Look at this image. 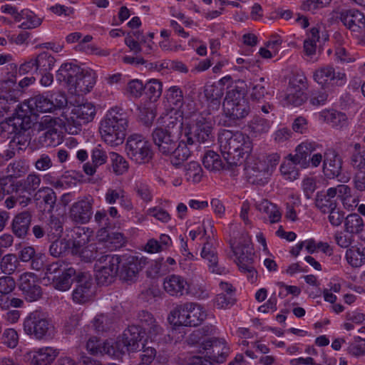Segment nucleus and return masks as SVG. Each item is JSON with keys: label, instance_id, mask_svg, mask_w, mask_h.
<instances>
[{"label": "nucleus", "instance_id": "2eb2a0df", "mask_svg": "<svg viewBox=\"0 0 365 365\" xmlns=\"http://www.w3.org/2000/svg\"><path fill=\"white\" fill-rule=\"evenodd\" d=\"M77 283L72 293L73 300L83 304L91 299L95 293V286L91 275L88 272H78L76 275Z\"/></svg>", "mask_w": 365, "mask_h": 365}, {"label": "nucleus", "instance_id": "052dcab7", "mask_svg": "<svg viewBox=\"0 0 365 365\" xmlns=\"http://www.w3.org/2000/svg\"><path fill=\"white\" fill-rule=\"evenodd\" d=\"M259 209L268 215L269 222L272 224L279 222L282 218V214L277 207L267 200L262 202L259 205Z\"/></svg>", "mask_w": 365, "mask_h": 365}, {"label": "nucleus", "instance_id": "603ef678", "mask_svg": "<svg viewBox=\"0 0 365 365\" xmlns=\"http://www.w3.org/2000/svg\"><path fill=\"white\" fill-rule=\"evenodd\" d=\"M76 252H71L73 255H78L85 262H91L99 256L98 247L95 243L87 244L77 249Z\"/></svg>", "mask_w": 365, "mask_h": 365}, {"label": "nucleus", "instance_id": "bf43d9fd", "mask_svg": "<svg viewBox=\"0 0 365 365\" xmlns=\"http://www.w3.org/2000/svg\"><path fill=\"white\" fill-rule=\"evenodd\" d=\"M19 265V259L14 254H7L0 261L1 272L8 275L13 274Z\"/></svg>", "mask_w": 365, "mask_h": 365}, {"label": "nucleus", "instance_id": "5fc2aeb1", "mask_svg": "<svg viewBox=\"0 0 365 365\" xmlns=\"http://www.w3.org/2000/svg\"><path fill=\"white\" fill-rule=\"evenodd\" d=\"M94 222L100 227L97 236H102L106 230L112 227V221L104 209L97 210L94 214Z\"/></svg>", "mask_w": 365, "mask_h": 365}, {"label": "nucleus", "instance_id": "0e129e2a", "mask_svg": "<svg viewBox=\"0 0 365 365\" xmlns=\"http://www.w3.org/2000/svg\"><path fill=\"white\" fill-rule=\"evenodd\" d=\"M307 88V78L304 74L302 73H296L290 78L287 88H292L293 90L304 92Z\"/></svg>", "mask_w": 365, "mask_h": 365}, {"label": "nucleus", "instance_id": "3c124183", "mask_svg": "<svg viewBox=\"0 0 365 365\" xmlns=\"http://www.w3.org/2000/svg\"><path fill=\"white\" fill-rule=\"evenodd\" d=\"M21 16H23L24 21L19 25V28L24 30L37 28L42 24V19L38 17L37 15L31 10H21Z\"/></svg>", "mask_w": 365, "mask_h": 365}, {"label": "nucleus", "instance_id": "4be33fe9", "mask_svg": "<svg viewBox=\"0 0 365 365\" xmlns=\"http://www.w3.org/2000/svg\"><path fill=\"white\" fill-rule=\"evenodd\" d=\"M138 320L143 334H147L151 341L158 340V337L162 334L163 329L157 324L153 314L147 311L142 310L138 314Z\"/></svg>", "mask_w": 365, "mask_h": 365}, {"label": "nucleus", "instance_id": "f704fd0d", "mask_svg": "<svg viewBox=\"0 0 365 365\" xmlns=\"http://www.w3.org/2000/svg\"><path fill=\"white\" fill-rule=\"evenodd\" d=\"M76 269L72 267H68L65 272L61 274L53 277L52 279L53 286L55 289L60 291H66L71 288L73 282L76 281Z\"/></svg>", "mask_w": 365, "mask_h": 365}, {"label": "nucleus", "instance_id": "aec40b11", "mask_svg": "<svg viewBox=\"0 0 365 365\" xmlns=\"http://www.w3.org/2000/svg\"><path fill=\"white\" fill-rule=\"evenodd\" d=\"M338 18L349 29L354 32H360L365 28V16L359 10L343 9L339 12Z\"/></svg>", "mask_w": 365, "mask_h": 365}, {"label": "nucleus", "instance_id": "1a4fd4ad", "mask_svg": "<svg viewBox=\"0 0 365 365\" xmlns=\"http://www.w3.org/2000/svg\"><path fill=\"white\" fill-rule=\"evenodd\" d=\"M188 343L192 345H200V352L208 350L213 347L212 354L208 356L209 359L216 363H223L228 355L229 348L226 347L224 343L211 338L203 339L202 331H194L188 338Z\"/></svg>", "mask_w": 365, "mask_h": 365}, {"label": "nucleus", "instance_id": "0eeeda50", "mask_svg": "<svg viewBox=\"0 0 365 365\" xmlns=\"http://www.w3.org/2000/svg\"><path fill=\"white\" fill-rule=\"evenodd\" d=\"M226 116L230 125L236 124L237 120L247 117L250 113V106L244 94L237 88L229 90L223 103Z\"/></svg>", "mask_w": 365, "mask_h": 365}, {"label": "nucleus", "instance_id": "20e7f679", "mask_svg": "<svg viewBox=\"0 0 365 365\" xmlns=\"http://www.w3.org/2000/svg\"><path fill=\"white\" fill-rule=\"evenodd\" d=\"M32 124L31 117L21 108H15L13 115L1 123L4 131L14 134L9 143L11 149L24 150L29 145L31 137L29 130Z\"/></svg>", "mask_w": 365, "mask_h": 365}, {"label": "nucleus", "instance_id": "e2e57ef3", "mask_svg": "<svg viewBox=\"0 0 365 365\" xmlns=\"http://www.w3.org/2000/svg\"><path fill=\"white\" fill-rule=\"evenodd\" d=\"M68 267H69L68 264H66L63 261L58 260L53 262L46 266L45 276L49 280H52L53 277L61 274V273L65 272Z\"/></svg>", "mask_w": 365, "mask_h": 365}, {"label": "nucleus", "instance_id": "2f4dec72", "mask_svg": "<svg viewBox=\"0 0 365 365\" xmlns=\"http://www.w3.org/2000/svg\"><path fill=\"white\" fill-rule=\"evenodd\" d=\"M207 239H210V237ZM201 257L208 261L209 269L211 272L218 274L223 272L224 268L218 266V257L215 248L208 240H207L202 249Z\"/></svg>", "mask_w": 365, "mask_h": 365}, {"label": "nucleus", "instance_id": "a211bd4d", "mask_svg": "<svg viewBox=\"0 0 365 365\" xmlns=\"http://www.w3.org/2000/svg\"><path fill=\"white\" fill-rule=\"evenodd\" d=\"M28 112V115H37L38 113L52 112L54 110V101L42 94L36 95L18 105L16 108H21Z\"/></svg>", "mask_w": 365, "mask_h": 365}, {"label": "nucleus", "instance_id": "72a5a7b5", "mask_svg": "<svg viewBox=\"0 0 365 365\" xmlns=\"http://www.w3.org/2000/svg\"><path fill=\"white\" fill-rule=\"evenodd\" d=\"M186 139L180 140L175 145L174 150L171 151L170 155V163L173 165L178 168L182 165L191 155V152L188 148Z\"/></svg>", "mask_w": 365, "mask_h": 365}, {"label": "nucleus", "instance_id": "f03ea898", "mask_svg": "<svg viewBox=\"0 0 365 365\" xmlns=\"http://www.w3.org/2000/svg\"><path fill=\"white\" fill-rule=\"evenodd\" d=\"M218 143L223 159L229 168L237 166L241 158L245 155L248 156L252 149L250 137L242 132L224 130L218 136Z\"/></svg>", "mask_w": 365, "mask_h": 365}, {"label": "nucleus", "instance_id": "a878e982", "mask_svg": "<svg viewBox=\"0 0 365 365\" xmlns=\"http://www.w3.org/2000/svg\"><path fill=\"white\" fill-rule=\"evenodd\" d=\"M32 215L29 211H23L14 216L11 227L13 234L19 239H24L29 231Z\"/></svg>", "mask_w": 365, "mask_h": 365}, {"label": "nucleus", "instance_id": "6e6552de", "mask_svg": "<svg viewBox=\"0 0 365 365\" xmlns=\"http://www.w3.org/2000/svg\"><path fill=\"white\" fill-rule=\"evenodd\" d=\"M125 151L130 160L137 165L148 164L154 156L151 143L139 134H133L128 138Z\"/></svg>", "mask_w": 365, "mask_h": 365}, {"label": "nucleus", "instance_id": "7c9ffc66", "mask_svg": "<svg viewBox=\"0 0 365 365\" xmlns=\"http://www.w3.org/2000/svg\"><path fill=\"white\" fill-rule=\"evenodd\" d=\"M108 156L106 152L101 148L100 145L93 148L91 151L92 163H86L83 165V171L88 175H93L96 171V168L105 164L107 162Z\"/></svg>", "mask_w": 365, "mask_h": 365}, {"label": "nucleus", "instance_id": "4468645a", "mask_svg": "<svg viewBox=\"0 0 365 365\" xmlns=\"http://www.w3.org/2000/svg\"><path fill=\"white\" fill-rule=\"evenodd\" d=\"M314 79L324 88L333 86H341L346 82V76L344 72L336 71L333 66H327L315 71Z\"/></svg>", "mask_w": 365, "mask_h": 365}, {"label": "nucleus", "instance_id": "6ab92c4d", "mask_svg": "<svg viewBox=\"0 0 365 365\" xmlns=\"http://www.w3.org/2000/svg\"><path fill=\"white\" fill-rule=\"evenodd\" d=\"M19 287L29 302L37 301L42 296L41 287L38 284L36 277L33 273L23 274L20 277Z\"/></svg>", "mask_w": 365, "mask_h": 365}, {"label": "nucleus", "instance_id": "9d476101", "mask_svg": "<svg viewBox=\"0 0 365 365\" xmlns=\"http://www.w3.org/2000/svg\"><path fill=\"white\" fill-rule=\"evenodd\" d=\"M185 138L189 145L195 142L200 143H210L212 141V123L210 117L198 115L188 131L185 132Z\"/></svg>", "mask_w": 365, "mask_h": 365}, {"label": "nucleus", "instance_id": "412c9836", "mask_svg": "<svg viewBox=\"0 0 365 365\" xmlns=\"http://www.w3.org/2000/svg\"><path fill=\"white\" fill-rule=\"evenodd\" d=\"M342 160L334 149H327L324 155L323 172L328 178L338 177L341 173Z\"/></svg>", "mask_w": 365, "mask_h": 365}, {"label": "nucleus", "instance_id": "4c0bfd02", "mask_svg": "<svg viewBox=\"0 0 365 365\" xmlns=\"http://www.w3.org/2000/svg\"><path fill=\"white\" fill-rule=\"evenodd\" d=\"M192 306V302H187L178 305L171 311L168 317L169 320L175 325H182L187 327V319L189 311Z\"/></svg>", "mask_w": 365, "mask_h": 365}, {"label": "nucleus", "instance_id": "dca6fc26", "mask_svg": "<svg viewBox=\"0 0 365 365\" xmlns=\"http://www.w3.org/2000/svg\"><path fill=\"white\" fill-rule=\"evenodd\" d=\"M20 92L21 90L17 88L14 74H8L7 77L0 81V101L3 100L6 102V104L1 106L3 110H0V115H4V113L9 111L10 108L6 104L16 103L18 101Z\"/></svg>", "mask_w": 365, "mask_h": 365}, {"label": "nucleus", "instance_id": "a18cd8bd", "mask_svg": "<svg viewBox=\"0 0 365 365\" xmlns=\"http://www.w3.org/2000/svg\"><path fill=\"white\" fill-rule=\"evenodd\" d=\"M99 240L105 242L106 246L110 250H117L123 246L125 243V238L123 234L120 232H108L106 230V233L102 236H98Z\"/></svg>", "mask_w": 365, "mask_h": 365}, {"label": "nucleus", "instance_id": "13d9d810", "mask_svg": "<svg viewBox=\"0 0 365 365\" xmlns=\"http://www.w3.org/2000/svg\"><path fill=\"white\" fill-rule=\"evenodd\" d=\"M184 171L186 179L188 181L199 182L202 179V170L197 162L191 161L185 165Z\"/></svg>", "mask_w": 365, "mask_h": 365}, {"label": "nucleus", "instance_id": "de8ad7c7", "mask_svg": "<svg viewBox=\"0 0 365 365\" xmlns=\"http://www.w3.org/2000/svg\"><path fill=\"white\" fill-rule=\"evenodd\" d=\"M187 316V327H196L206 319L207 314L200 304L192 302V306Z\"/></svg>", "mask_w": 365, "mask_h": 365}, {"label": "nucleus", "instance_id": "f8f14e48", "mask_svg": "<svg viewBox=\"0 0 365 365\" xmlns=\"http://www.w3.org/2000/svg\"><path fill=\"white\" fill-rule=\"evenodd\" d=\"M41 182V176L32 173L29 174L26 178L11 184L7 192L11 191L15 192L16 195H22V200L20 201V205L26 206L31 202V197L35 196L38 190L40 189Z\"/></svg>", "mask_w": 365, "mask_h": 365}, {"label": "nucleus", "instance_id": "58836bf2", "mask_svg": "<svg viewBox=\"0 0 365 365\" xmlns=\"http://www.w3.org/2000/svg\"><path fill=\"white\" fill-rule=\"evenodd\" d=\"M202 164L210 170H220L222 169H232L229 168L227 163L222 160L220 155L212 150H207L203 156Z\"/></svg>", "mask_w": 365, "mask_h": 365}, {"label": "nucleus", "instance_id": "69168bd1", "mask_svg": "<svg viewBox=\"0 0 365 365\" xmlns=\"http://www.w3.org/2000/svg\"><path fill=\"white\" fill-rule=\"evenodd\" d=\"M296 165H299L293 162L292 155L288 162L284 163L280 166V171L283 175L290 180H294L297 178L299 175L298 170L296 168Z\"/></svg>", "mask_w": 365, "mask_h": 365}, {"label": "nucleus", "instance_id": "9b49d317", "mask_svg": "<svg viewBox=\"0 0 365 365\" xmlns=\"http://www.w3.org/2000/svg\"><path fill=\"white\" fill-rule=\"evenodd\" d=\"M245 170L250 183L262 186L268 182L270 172L269 165L263 159L253 155L247 156Z\"/></svg>", "mask_w": 365, "mask_h": 365}, {"label": "nucleus", "instance_id": "423d86ee", "mask_svg": "<svg viewBox=\"0 0 365 365\" xmlns=\"http://www.w3.org/2000/svg\"><path fill=\"white\" fill-rule=\"evenodd\" d=\"M25 333L36 339L51 337L54 327L46 312L36 309L30 312L24 321Z\"/></svg>", "mask_w": 365, "mask_h": 365}, {"label": "nucleus", "instance_id": "cd10ccee", "mask_svg": "<svg viewBox=\"0 0 365 365\" xmlns=\"http://www.w3.org/2000/svg\"><path fill=\"white\" fill-rule=\"evenodd\" d=\"M319 119L337 129L348 125V118L345 113L335 110H324L319 114Z\"/></svg>", "mask_w": 365, "mask_h": 365}, {"label": "nucleus", "instance_id": "b1692460", "mask_svg": "<svg viewBox=\"0 0 365 365\" xmlns=\"http://www.w3.org/2000/svg\"><path fill=\"white\" fill-rule=\"evenodd\" d=\"M95 115L94 106L91 103L86 102L72 109L71 119L74 126L78 128L91 121Z\"/></svg>", "mask_w": 365, "mask_h": 365}, {"label": "nucleus", "instance_id": "09e8293b", "mask_svg": "<svg viewBox=\"0 0 365 365\" xmlns=\"http://www.w3.org/2000/svg\"><path fill=\"white\" fill-rule=\"evenodd\" d=\"M48 129L43 133V142L47 146H55L59 143V134L56 129L51 128L56 124V120L51 118H46L43 122Z\"/></svg>", "mask_w": 365, "mask_h": 365}, {"label": "nucleus", "instance_id": "c03bdc74", "mask_svg": "<svg viewBox=\"0 0 365 365\" xmlns=\"http://www.w3.org/2000/svg\"><path fill=\"white\" fill-rule=\"evenodd\" d=\"M365 225L362 217L356 214H349L344 219V230L350 234L358 235L364 229Z\"/></svg>", "mask_w": 365, "mask_h": 365}, {"label": "nucleus", "instance_id": "39448f33", "mask_svg": "<svg viewBox=\"0 0 365 365\" xmlns=\"http://www.w3.org/2000/svg\"><path fill=\"white\" fill-rule=\"evenodd\" d=\"M182 128L181 120L170 116L165 126L158 127L153 130L152 140L162 155H168L174 150L175 145L180 140Z\"/></svg>", "mask_w": 365, "mask_h": 365}, {"label": "nucleus", "instance_id": "49530a36", "mask_svg": "<svg viewBox=\"0 0 365 365\" xmlns=\"http://www.w3.org/2000/svg\"><path fill=\"white\" fill-rule=\"evenodd\" d=\"M110 166L116 175H122L128 172L129 163L125 158L117 153H110Z\"/></svg>", "mask_w": 365, "mask_h": 365}, {"label": "nucleus", "instance_id": "774afa93", "mask_svg": "<svg viewBox=\"0 0 365 365\" xmlns=\"http://www.w3.org/2000/svg\"><path fill=\"white\" fill-rule=\"evenodd\" d=\"M350 165L356 172H365V153H352Z\"/></svg>", "mask_w": 365, "mask_h": 365}, {"label": "nucleus", "instance_id": "bb28decb", "mask_svg": "<svg viewBox=\"0 0 365 365\" xmlns=\"http://www.w3.org/2000/svg\"><path fill=\"white\" fill-rule=\"evenodd\" d=\"M316 207L322 212L327 213L332 209L336 208L337 201L336 192L329 188L326 192H318L315 198Z\"/></svg>", "mask_w": 365, "mask_h": 365}, {"label": "nucleus", "instance_id": "864d4df0", "mask_svg": "<svg viewBox=\"0 0 365 365\" xmlns=\"http://www.w3.org/2000/svg\"><path fill=\"white\" fill-rule=\"evenodd\" d=\"M163 91L162 83L158 79H150L145 84L144 93L150 101H156Z\"/></svg>", "mask_w": 365, "mask_h": 365}, {"label": "nucleus", "instance_id": "ddd939ff", "mask_svg": "<svg viewBox=\"0 0 365 365\" xmlns=\"http://www.w3.org/2000/svg\"><path fill=\"white\" fill-rule=\"evenodd\" d=\"M93 203L94 200L90 195L78 198L69 209L68 215L71 220L80 225L88 223L93 215Z\"/></svg>", "mask_w": 365, "mask_h": 365}, {"label": "nucleus", "instance_id": "79ce46f5", "mask_svg": "<svg viewBox=\"0 0 365 365\" xmlns=\"http://www.w3.org/2000/svg\"><path fill=\"white\" fill-rule=\"evenodd\" d=\"M165 98L168 106L173 110H178L184 103L182 90L178 86H171L165 91Z\"/></svg>", "mask_w": 365, "mask_h": 365}, {"label": "nucleus", "instance_id": "5701e85b", "mask_svg": "<svg viewBox=\"0 0 365 365\" xmlns=\"http://www.w3.org/2000/svg\"><path fill=\"white\" fill-rule=\"evenodd\" d=\"M104 260L111 263V268L107 267L106 265L101 266L96 273V280L99 284L108 285L113 281L118 272L120 258L119 256H108L106 257Z\"/></svg>", "mask_w": 365, "mask_h": 365}, {"label": "nucleus", "instance_id": "c85d7f7f", "mask_svg": "<svg viewBox=\"0 0 365 365\" xmlns=\"http://www.w3.org/2000/svg\"><path fill=\"white\" fill-rule=\"evenodd\" d=\"M58 354L57 349L46 346L32 352L30 359L32 365H50Z\"/></svg>", "mask_w": 365, "mask_h": 365}, {"label": "nucleus", "instance_id": "680f3d73", "mask_svg": "<svg viewBox=\"0 0 365 365\" xmlns=\"http://www.w3.org/2000/svg\"><path fill=\"white\" fill-rule=\"evenodd\" d=\"M143 331L140 329V326L131 325L128 326L127 329L123 332V340L128 339V336H131L132 346H139V342L143 337Z\"/></svg>", "mask_w": 365, "mask_h": 365}, {"label": "nucleus", "instance_id": "7ed1b4c3", "mask_svg": "<svg viewBox=\"0 0 365 365\" xmlns=\"http://www.w3.org/2000/svg\"><path fill=\"white\" fill-rule=\"evenodd\" d=\"M129 115L121 107L109 109L101 120L100 133L103 140L110 146L121 145L126 136Z\"/></svg>", "mask_w": 365, "mask_h": 365}, {"label": "nucleus", "instance_id": "338daca9", "mask_svg": "<svg viewBox=\"0 0 365 365\" xmlns=\"http://www.w3.org/2000/svg\"><path fill=\"white\" fill-rule=\"evenodd\" d=\"M346 257L348 263L353 267H359L365 262L364 254L359 250L356 251L347 250Z\"/></svg>", "mask_w": 365, "mask_h": 365}, {"label": "nucleus", "instance_id": "a19ab883", "mask_svg": "<svg viewBox=\"0 0 365 365\" xmlns=\"http://www.w3.org/2000/svg\"><path fill=\"white\" fill-rule=\"evenodd\" d=\"M272 125V122L261 116H254L248 123L250 132L255 137L268 133Z\"/></svg>", "mask_w": 365, "mask_h": 365}, {"label": "nucleus", "instance_id": "393cba45", "mask_svg": "<svg viewBox=\"0 0 365 365\" xmlns=\"http://www.w3.org/2000/svg\"><path fill=\"white\" fill-rule=\"evenodd\" d=\"M163 288L170 295L180 297L188 292L189 284L184 277L171 274L165 278Z\"/></svg>", "mask_w": 365, "mask_h": 365}, {"label": "nucleus", "instance_id": "ea45409f", "mask_svg": "<svg viewBox=\"0 0 365 365\" xmlns=\"http://www.w3.org/2000/svg\"><path fill=\"white\" fill-rule=\"evenodd\" d=\"M44 225L49 240H58L62 236L63 221L59 217L51 215L44 222Z\"/></svg>", "mask_w": 365, "mask_h": 365}, {"label": "nucleus", "instance_id": "473e14b6", "mask_svg": "<svg viewBox=\"0 0 365 365\" xmlns=\"http://www.w3.org/2000/svg\"><path fill=\"white\" fill-rule=\"evenodd\" d=\"M232 249L237 257L238 267L253 264L255 254L251 244L239 243L236 247L232 246Z\"/></svg>", "mask_w": 365, "mask_h": 365}, {"label": "nucleus", "instance_id": "6e6d98bb", "mask_svg": "<svg viewBox=\"0 0 365 365\" xmlns=\"http://www.w3.org/2000/svg\"><path fill=\"white\" fill-rule=\"evenodd\" d=\"M37 72L50 71L54 66L56 60L48 52H42L35 58Z\"/></svg>", "mask_w": 365, "mask_h": 365}, {"label": "nucleus", "instance_id": "8fccbe9b", "mask_svg": "<svg viewBox=\"0 0 365 365\" xmlns=\"http://www.w3.org/2000/svg\"><path fill=\"white\" fill-rule=\"evenodd\" d=\"M307 94L305 92L298 90H293L292 88H287V93L283 98V101L285 105H291L294 106H299L302 105L307 100Z\"/></svg>", "mask_w": 365, "mask_h": 365}, {"label": "nucleus", "instance_id": "c756f323", "mask_svg": "<svg viewBox=\"0 0 365 365\" xmlns=\"http://www.w3.org/2000/svg\"><path fill=\"white\" fill-rule=\"evenodd\" d=\"M93 231L88 227H75L71 231L72 241L71 252L78 251L82 246L87 245L92 237Z\"/></svg>", "mask_w": 365, "mask_h": 365}, {"label": "nucleus", "instance_id": "37998d69", "mask_svg": "<svg viewBox=\"0 0 365 365\" xmlns=\"http://www.w3.org/2000/svg\"><path fill=\"white\" fill-rule=\"evenodd\" d=\"M117 338L116 341H106L103 343V354H107L111 357L120 358L122 355L128 352L125 344Z\"/></svg>", "mask_w": 365, "mask_h": 365}, {"label": "nucleus", "instance_id": "4d7b16f0", "mask_svg": "<svg viewBox=\"0 0 365 365\" xmlns=\"http://www.w3.org/2000/svg\"><path fill=\"white\" fill-rule=\"evenodd\" d=\"M43 199L44 203L48 206V211H52L56 202V195L53 189L48 187H42L38 190L35 195V200Z\"/></svg>", "mask_w": 365, "mask_h": 365}, {"label": "nucleus", "instance_id": "e433bc0d", "mask_svg": "<svg viewBox=\"0 0 365 365\" xmlns=\"http://www.w3.org/2000/svg\"><path fill=\"white\" fill-rule=\"evenodd\" d=\"M224 86L220 83L206 85L204 89L205 96L210 102V107L213 109H218L221 99L224 95Z\"/></svg>", "mask_w": 365, "mask_h": 365}, {"label": "nucleus", "instance_id": "c9c22d12", "mask_svg": "<svg viewBox=\"0 0 365 365\" xmlns=\"http://www.w3.org/2000/svg\"><path fill=\"white\" fill-rule=\"evenodd\" d=\"M319 145L314 142H304L296 148V154L292 155V160L296 163L304 165L310 158L312 153L314 152Z\"/></svg>", "mask_w": 365, "mask_h": 365}, {"label": "nucleus", "instance_id": "f3484780", "mask_svg": "<svg viewBox=\"0 0 365 365\" xmlns=\"http://www.w3.org/2000/svg\"><path fill=\"white\" fill-rule=\"evenodd\" d=\"M121 267L119 271L120 279L126 282H134L137 279L139 272L148 263L147 258L136 256H129L120 261Z\"/></svg>", "mask_w": 365, "mask_h": 365}, {"label": "nucleus", "instance_id": "f257e3e1", "mask_svg": "<svg viewBox=\"0 0 365 365\" xmlns=\"http://www.w3.org/2000/svg\"><path fill=\"white\" fill-rule=\"evenodd\" d=\"M56 81L64 83L71 93L82 96L91 91L96 84L93 70L81 68L71 62L63 63L56 72Z\"/></svg>", "mask_w": 365, "mask_h": 365}]
</instances>
